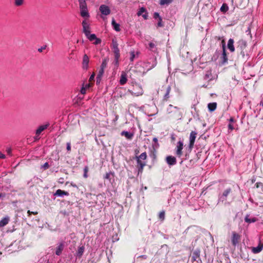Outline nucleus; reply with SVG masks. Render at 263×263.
Wrapping results in <instances>:
<instances>
[{
    "instance_id": "39",
    "label": "nucleus",
    "mask_w": 263,
    "mask_h": 263,
    "mask_svg": "<svg viewBox=\"0 0 263 263\" xmlns=\"http://www.w3.org/2000/svg\"><path fill=\"white\" fill-rule=\"evenodd\" d=\"M146 11V9L144 7L140 8L139 10L137 12L138 16H140L142 14Z\"/></svg>"
},
{
    "instance_id": "20",
    "label": "nucleus",
    "mask_w": 263,
    "mask_h": 263,
    "mask_svg": "<svg viewBox=\"0 0 263 263\" xmlns=\"http://www.w3.org/2000/svg\"><path fill=\"white\" fill-rule=\"evenodd\" d=\"M208 107L210 111H214L216 109L217 103L216 102L209 103Z\"/></svg>"
},
{
    "instance_id": "38",
    "label": "nucleus",
    "mask_w": 263,
    "mask_h": 263,
    "mask_svg": "<svg viewBox=\"0 0 263 263\" xmlns=\"http://www.w3.org/2000/svg\"><path fill=\"white\" fill-rule=\"evenodd\" d=\"M173 0H161L160 2V4L161 5H164V4H171Z\"/></svg>"
},
{
    "instance_id": "61",
    "label": "nucleus",
    "mask_w": 263,
    "mask_h": 263,
    "mask_svg": "<svg viewBox=\"0 0 263 263\" xmlns=\"http://www.w3.org/2000/svg\"><path fill=\"white\" fill-rule=\"evenodd\" d=\"M4 196L3 194L2 193H0V198Z\"/></svg>"
},
{
    "instance_id": "58",
    "label": "nucleus",
    "mask_w": 263,
    "mask_h": 263,
    "mask_svg": "<svg viewBox=\"0 0 263 263\" xmlns=\"http://www.w3.org/2000/svg\"><path fill=\"white\" fill-rule=\"evenodd\" d=\"M94 77H95V74H92L90 77V80H93L94 79Z\"/></svg>"
},
{
    "instance_id": "37",
    "label": "nucleus",
    "mask_w": 263,
    "mask_h": 263,
    "mask_svg": "<svg viewBox=\"0 0 263 263\" xmlns=\"http://www.w3.org/2000/svg\"><path fill=\"white\" fill-rule=\"evenodd\" d=\"M104 72V69L100 67V69L99 70V72L97 76H98V79L102 78Z\"/></svg>"
},
{
    "instance_id": "59",
    "label": "nucleus",
    "mask_w": 263,
    "mask_h": 263,
    "mask_svg": "<svg viewBox=\"0 0 263 263\" xmlns=\"http://www.w3.org/2000/svg\"><path fill=\"white\" fill-rule=\"evenodd\" d=\"M229 121L230 122H234V119L233 117H231L230 119H229Z\"/></svg>"
},
{
    "instance_id": "3",
    "label": "nucleus",
    "mask_w": 263,
    "mask_h": 263,
    "mask_svg": "<svg viewBox=\"0 0 263 263\" xmlns=\"http://www.w3.org/2000/svg\"><path fill=\"white\" fill-rule=\"evenodd\" d=\"M110 47L114 54V60L112 62V64L115 67H118L119 66L120 53L118 48V43L115 38L112 39Z\"/></svg>"
},
{
    "instance_id": "31",
    "label": "nucleus",
    "mask_w": 263,
    "mask_h": 263,
    "mask_svg": "<svg viewBox=\"0 0 263 263\" xmlns=\"http://www.w3.org/2000/svg\"><path fill=\"white\" fill-rule=\"evenodd\" d=\"M149 49L153 51H155L157 49L155 44L152 42L149 43Z\"/></svg>"
},
{
    "instance_id": "8",
    "label": "nucleus",
    "mask_w": 263,
    "mask_h": 263,
    "mask_svg": "<svg viewBox=\"0 0 263 263\" xmlns=\"http://www.w3.org/2000/svg\"><path fill=\"white\" fill-rule=\"evenodd\" d=\"M197 133L195 131H192L190 133V143H189V148L190 149H192L193 148L195 141L196 138Z\"/></svg>"
},
{
    "instance_id": "63",
    "label": "nucleus",
    "mask_w": 263,
    "mask_h": 263,
    "mask_svg": "<svg viewBox=\"0 0 263 263\" xmlns=\"http://www.w3.org/2000/svg\"><path fill=\"white\" fill-rule=\"evenodd\" d=\"M260 105L263 106V102H261Z\"/></svg>"
},
{
    "instance_id": "17",
    "label": "nucleus",
    "mask_w": 263,
    "mask_h": 263,
    "mask_svg": "<svg viewBox=\"0 0 263 263\" xmlns=\"http://www.w3.org/2000/svg\"><path fill=\"white\" fill-rule=\"evenodd\" d=\"M234 43V40L232 39H230L228 42V48L231 52H234L235 51Z\"/></svg>"
},
{
    "instance_id": "6",
    "label": "nucleus",
    "mask_w": 263,
    "mask_h": 263,
    "mask_svg": "<svg viewBox=\"0 0 263 263\" xmlns=\"http://www.w3.org/2000/svg\"><path fill=\"white\" fill-rule=\"evenodd\" d=\"M240 240V235L235 232H233L231 237V242L234 247H235L238 244Z\"/></svg>"
},
{
    "instance_id": "30",
    "label": "nucleus",
    "mask_w": 263,
    "mask_h": 263,
    "mask_svg": "<svg viewBox=\"0 0 263 263\" xmlns=\"http://www.w3.org/2000/svg\"><path fill=\"white\" fill-rule=\"evenodd\" d=\"M256 218L255 217H253L252 218H249L248 216H247L245 218V222L249 223L252 222H255L256 221Z\"/></svg>"
},
{
    "instance_id": "1",
    "label": "nucleus",
    "mask_w": 263,
    "mask_h": 263,
    "mask_svg": "<svg viewBox=\"0 0 263 263\" xmlns=\"http://www.w3.org/2000/svg\"><path fill=\"white\" fill-rule=\"evenodd\" d=\"M247 42L241 39L237 42V52L238 58L243 61H247L249 58V54L246 49Z\"/></svg>"
},
{
    "instance_id": "57",
    "label": "nucleus",
    "mask_w": 263,
    "mask_h": 263,
    "mask_svg": "<svg viewBox=\"0 0 263 263\" xmlns=\"http://www.w3.org/2000/svg\"><path fill=\"white\" fill-rule=\"evenodd\" d=\"M7 153L9 155H10L11 154V149L10 148H9L7 150Z\"/></svg>"
},
{
    "instance_id": "11",
    "label": "nucleus",
    "mask_w": 263,
    "mask_h": 263,
    "mask_svg": "<svg viewBox=\"0 0 263 263\" xmlns=\"http://www.w3.org/2000/svg\"><path fill=\"white\" fill-rule=\"evenodd\" d=\"M86 36L88 39V40L90 41H93L95 40V42L93 43V44L95 45H98V44H100L101 42V39L97 38L96 34H90H90H89V35L88 36Z\"/></svg>"
},
{
    "instance_id": "55",
    "label": "nucleus",
    "mask_w": 263,
    "mask_h": 263,
    "mask_svg": "<svg viewBox=\"0 0 263 263\" xmlns=\"http://www.w3.org/2000/svg\"><path fill=\"white\" fill-rule=\"evenodd\" d=\"M139 257H141L144 259H146L147 258V256L144 255L140 256Z\"/></svg>"
},
{
    "instance_id": "9",
    "label": "nucleus",
    "mask_w": 263,
    "mask_h": 263,
    "mask_svg": "<svg viewBox=\"0 0 263 263\" xmlns=\"http://www.w3.org/2000/svg\"><path fill=\"white\" fill-rule=\"evenodd\" d=\"M99 10L102 14L108 15L110 13V9L109 7L105 5H101L99 7Z\"/></svg>"
},
{
    "instance_id": "4",
    "label": "nucleus",
    "mask_w": 263,
    "mask_h": 263,
    "mask_svg": "<svg viewBox=\"0 0 263 263\" xmlns=\"http://www.w3.org/2000/svg\"><path fill=\"white\" fill-rule=\"evenodd\" d=\"M86 1V0H78V2L79 3L81 16L84 18H87L89 17L90 15L88 13Z\"/></svg>"
},
{
    "instance_id": "60",
    "label": "nucleus",
    "mask_w": 263,
    "mask_h": 263,
    "mask_svg": "<svg viewBox=\"0 0 263 263\" xmlns=\"http://www.w3.org/2000/svg\"><path fill=\"white\" fill-rule=\"evenodd\" d=\"M135 152L136 154H138L139 153V151L138 149H137L135 151Z\"/></svg>"
},
{
    "instance_id": "35",
    "label": "nucleus",
    "mask_w": 263,
    "mask_h": 263,
    "mask_svg": "<svg viewBox=\"0 0 263 263\" xmlns=\"http://www.w3.org/2000/svg\"><path fill=\"white\" fill-rule=\"evenodd\" d=\"M141 160H145L147 158V154L146 152L142 153L140 155L138 156Z\"/></svg>"
},
{
    "instance_id": "25",
    "label": "nucleus",
    "mask_w": 263,
    "mask_h": 263,
    "mask_svg": "<svg viewBox=\"0 0 263 263\" xmlns=\"http://www.w3.org/2000/svg\"><path fill=\"white\" fill-rule=\"evenodd\" d=\"M64 249V245L63 243H60L57 248L55 254L57 255H60Z\"/></svg>"
},
{
    "instance_id": "52",
    "label": "nucleus",
    "mask_w": 263,
    "mask_h": 263,
    "mask_svg": "<svg viewBox=\"0 0 263 263\" xmlns=\"http://www.w3.org/2000/svg\"><path fill=\"white\" fill-rule=\"evenodd\" d=\"M142 16H143V17L145 20H146V19H147L148 14H147V13H145V14H144L142 15Z\"/></svg>"
},
{
    "instance_id": "32",
    "label": "nucleus",
    "mask_w": 263,
    "mask_h": 263,
    "mask_svg": "<svg viewBox=\"0 0 263 263\" xmlns=\"http://www.w3.org/2000/svg\"><path fill=\"white\" fill-rule=\"evenodd\" d=\"M159 218L161 220L163 221L165 219V212L162 211L159 214Z\"/></svg>"
},
{
    "instance_id": "44",
    "label": "nucleus",
    "mask_w": 263,
    "mask_h": 263,
    "mask_svg": "<svg viewBox=\"0 0 263 263\" xmlns=\"http://www.w3.org/2000/svg\"><path fill=\"white\" fill-rule=\"evenodd\" d=\"M157 25H158V27H163V25L162 24V20L161 17L159 18Z\"/></svg>"
},
{
    "instance_id": "19",
    "label": "nucleus",
    "mask_w": 263,
    "mask_h": 263,
    "mask_svg": "<svg viewBox=\"0 0 263 263\" xmlns=\"http://www.w3.org/2000/svg\"><path fill=\"white\" fill-rule=\"evenodd\" d=\"M48 126L49 124H47L39 126L36 130V135L39 136L43 130L46 129Z\"/></svg>"
},
{
    "instance_id": "53",
    "label": "nucleus",
    "mask_w": 263,
    "mask_h": 263,
    "mask_svg": "<svg viewBox=\"0 0 263 263\" xmlns=\"http://www.w3.org/2000/svg\"><path fill=\"white\" fill-rule=\"evenodd\" d=\"M5 158V156L4 154H2L1 152H0V158Z\"/></svg>"
},
{
    "instance_id": "18",
    "label": "nucleus",
    "mask_w": 263,
    "mask_h": 263,
    "mask_svg": "<svg viewBox=\"0 0 263 263\" xmlns=\"http://www.w3.org/2000/svg\"><path fill=\"white\" fill-rule=\"evenodd\" d=\"M54 195L58 196H62L63 195L68 196L69 193L66 191H63L60 189H58V190H57L55 193L54 194Z\"/></svg>"
},
{
    "instance_id": "48",
    "label": "nucleus",
    "mask_w": 263,
    "mask_h": 263,
    "mask_svg": "<svg viewBox=\"0 0 263 263\" xmlns=\"http://www.w3.org/2000/svg\"><path fill=\"white\" fill-rule=\"evenodd\" d=\"M66 149H67V150L68 151H71V145H70V143H67Z\"/></svg>"
},
{
    "instance_id": "34",
    "label": "nucleus",
    "mask_w": 263,
    "mask_h": 263,
    "mask_svg": "<svg viewBox=\"0 0 263 263\" xmlns=\"http://www.w3.org/2000/svg\"><path fill=\"white\" fill-rule=\"evenodd\" d=\"M231 189L230 188L226 190L222 193V196L226 198L227 196L231 193Z\"/></svg>"
},
{
    "instance_id": "41",
    "label": "nucleus",
    "mask_w": 263,
    "mask_h": 263,
    "mask_svg": "<svg viewBox=\"0 0 263 263\" xmlns=\"http://www.w3.org/2000/svg\"><path fill=\"white\" fill-rule=\"evenodd\" d=\"M110 175H113L114 173H112L111 172H109V173H106V174L104 177V179H106L110 180Z\"/></svg>"
},
{
    "instance_id": "33",
    "label": "nucleus",
    "mask_w": 263,
    "mask_h": 263,
    "mask_svg": "<svg viewBox=\"0 0 263 263\" xmlns=\"http://www.w3.org/2000/svg\"><path fill=\"white\" fill-rule=\"evenodd\" d=\"M228 10V7L226 4H223L220 8L221 12H226Z\"/></svg>"
},
{
    "instance_id": "54",
    "label": "nucleus",
    "mask_w": 263,
    "mask_h": 263,
    "mask_svg": "<svg viewBox=\"0 0 263 263\" xmlns=\"http://www.w3.org/2000/svg\"><path fill=\"white\" fill-rule=\"evenodd\" d=\"M101 78H100V79H98V76H97V81H96V83L98 84V83H99L101 80Z\"/></svg>"
},
{
    "instance_id": "24",
    "label": "nucleus",
    "mask_w": 263,
    "mask_h": 263,
    "mask_svg": "<svg viewBox=\"0 0 263 263\" xmlns=\"http://www.w3.org/2000/svg\"><path fill=\"white\" fill-rule=\"evenodd\" d=\"M262 246L259 245L257 247H253L252 251L254 253L256 254L259 253L262 250Z\"/></svg>"
},
{
    "instance_id": "16",
    "label": "nucleus",
    "mask_w": 263,
    "mask_h": 263,
    "mask_svg": "<svg viewBox=\"0 0 263 263\" xmlns=\"http://www.w3.org/2000/svg\"><path fill=\"white\" fill-rule=\"evenodd\" d=\"M127 74L124 71H122L120 77V84L122 85H124L127 82Z\"/></svg>"
},
{
    "instance_id": "21",
    "label": "nucleus",
    "mask_w": 263,
    "mask_h": 263,
    "mask_svg": "<svg viewBox=\"0 0 263 263\" xmlns=\"http://www.w3.org/2000/svg\"><path fill=\"white\" fill-rule=\"evenodd\" d=\"M121 135L122 136H124L127 139H129V140H131L134 136L133 134L129 133L126 131L122 132V133H121Z\"/></svg>"
},
{
    "instance_id": "56",
    "label": "nucleus",
    "mask_w": 263,
    "mask_h": 263,
    "mask_svg": "<svg viewBox=\"0 0 263 263\" xmlns=\"http://www.w3.org/2000/svg\"><path fill=\"white\" fill-rule=\"evenodd\" d=\"M153 141L154 142H155V143H157V142H158V139H157V138H156V137H155V138H153Z\"/></svg>"
},
{
    "instance_id": "29",
    "label": "nucleus",
    "mask_w": 263,
    "mask_h": 263,
    "mask_svg": "<svg viewBox=\"0 0 263 263\" xmlns=\"http://www.w3.org/2000/svg\"><path fill=\"white\" fill-rule=\"evenodd\" d=\"M108 61H109V58L108 57L104 58L103 60L102 63L101 65V67L102 68H104V69L106 68Z\"/></svg>"
},
{
    "instance_id": "5",
    "label": "nucleus",
    "mask_w": 263,
    "mask_h": 263,
    "mask_svg": "<svg viewBox=\"0 0 263 263\" xmlns=\"http://www.w3.org/2000/svg\"><path fill=\"white\" fill-rule=\"evenodd\" d=\"M128 91L132 95L139 96L143 94L142 88L138 84H136L133 87V90H128Z\"/></svg>"
},
{
    "instance_id": "51",
    "label": "nucleus",
    "mask_w": 263,
    "mask_h": 263,
    "mask_svg": "<svg viewBox=\"0 0 263 263\" xmlns=\"http://www.w3.org/2000/svg\"><path fill=\"white\" fill-rule=\"evenodd\" d=\"M43 167L45 168V169H47L49 167V164L47 162H46L44 165Z\"/></svg>"
},
{
    "instance_id": "10",
    "label": "nucleus",
    "mask_w": 263,
    "mask_h": 263,
    "mask_svg": "<svg viewBox=\"0 0 263 263\" xmlns=\"http://www.w3.org/2000/svg\"><path fill=\"white\" fill-rule=\"evenodd\" d=\"M137 163V168L138 169V173H142L144 168V167L146 165V162H142L141 159L139 158L138 156H136Z\"/></svg>"
},
{
    "instance_id": "46",
    "label": "nucleus",
    "mask_w": 263,
    "mask_h": 263,
    "mask_svg": "<svg viewBox=\"0 0 263 263\" xmlns=\"http://www.w3.org/2000/svg\"><path fill=\"white\" fill-rule=\"evenodd\" d=\"M154 18H158L159 20V18L161 17L159 15V14L158 12H155L154 14Z\"/></svg>"
},
{
    "instance_id": "14",
    "label": "nucleus",
    "mask_w": 263,
    "mask_h": 263,
    "mask_svg": "<svg viewBox=\"0 0 263 263\" xmlns=\"http://www.w3.org/2000/svg\"><path fill=\"white\" fill-rule=\"evenodd\" d=\"M166 162L169 165H174L176 164L177 160L175 157L168 156L166 157Z\"/></svg>"
},
{
    "instance_id": "64",
    "label": "nucleus",
    "mask_w": 263,
    "mask_h": 263,
    "mask_svg": "<svg viewBox=\"0 0 263 263\" xmlns=\"http://www.w3.org/2000/svg\"><path fill=\"white\" fill-rule=\"evenodd\" d=\"M220 39H221V37H218V40H220Z\"/></svg>"
},
{
    "instance_id": "23",
    "label": "nucleus",
    "mask_w": 263,
    "mask_h": 263,
    "mask_svg": "<svg viewBox=\"0 0 263 263\" xmlns=\"http://www.w3.org/2000/svg\"><path fill=\"white\" fill-rule=\"evenodd\" d=\"M111 25H112L114 29L116 31H120V25L116 22V21H115L114 18H112V20Z\"/></svg>"
},
{
    "instance_id": "2",
    "label": "nucleus",
    "mask_w": 263,
    "mask_h": 263,
    "mask_svg": "<svg viewBox=\"0 0 263 263\" xmlns=\"http://www.w3.org/2000/svg\"><path fill=\"white\" fill-rule=\"evenodd\" d=\"M166 113L169 118L178 120L182 117L180 109L177 107L170 104L167 108Z\"/></svg>"
},
{
    "instance_id": "13",
    "label": "nucleus",
    "mask_w": 263,
    "mask_h": 263,
    "mask_svg": "<svg viewBox=\"0 0 263 263\" xmlns=\"http://www.w3.org/2000/svg\"><path fill=\"white\" fill-rule=\"evenodd\" d=\"M183 147V142L181 141H179L177 143V151L176 152L177 156L179 157H180L182 155Z\"/></svg>"
},
{
    "instance_id": "40",
    "label": "nucleus",
    "mask_w": 263,
    "mask_h": 263,
    "mask_svg": "<svg viewBox=\"0 0 263 263\" xmlns=\"http://www.w3.org/2000/svg\"><path fill=\"white\" fill-rule=\"evenodd\" d=\"M129 53L130 55V61H133L135 58V52L134 50H133V51H131L129 52Z\"/></svg>"
},
{
    "instance_id": "22",
    "label": "nucleus",
    "mask_w": 263,
    "mask_h": 263,
    "mask_svg": "<svg viewBox=\"0 0 263 263\" xmlns=\"http://www.w3.org/2000/svg\"><path fill=\"white\" fill-rule=\"evenodd\" d=\"M9 221V218L8 217L3 218L0 221V227H3L7 225Z\"/></svg>"
},
{
    "instance_id": "7",
    "label": "nucleus",
    "mask_w": 263,
    "mask_h": 263,
    "mask_svg": "<svg viewBox=\"0 0 263 263\" xmlns=\"http://www.w3.org/2000/svg\"><path fill=\"white\" fill-rule=\"evenodd\" d=\"M83 27V31L86 36H88L90 33V27L89 24L86 20L83 21L82 23Z\"/></svg>"
},
{
    "instance_id": "45",
    "label": "nucleus",
    "mask_w": 263,
    "mask_h": 263,
    "mask_svg": "<svg viewBox=\"0 0 263 263\" xmlns=\"http://www.w3.org/2000/svg\"><path fill=\"white\" fill-rule=\"evenodd\" d=\"M255 185L256 188H259L262 187L263 186V184L261 182H257Z\"/></svg>"
},
{
    "instance_id": "15",
    "label": "nucleus",
    "mask_w": 263,
    "mask_h": 263,
    "mask_svg": "<svg viewBox=\"0 0 263 263\" xmlns=\"http://www.w3.org/2000/svg\"><path fill=\"white\" fill-rule=\"evenodd\" d=\"M171 90V87L170 86H168L167 87H166L165 88V93H164V95L163 96V102L167 101L168 100V99L170 98V93Z\"/></svg>"
},
{
    "instance_id": "50",
    "label": "nucleus",
    "mask_w": 263,
    "mask_h": 263,
    "mask_svg": "<svg viewBox=\"0 0 263 263\" xmlns=\"http://www.w3.org/2000/svg\"><path fill=\"white\" fill-rule=\"evenodd\" d=\"M81 93L83 95L85 94L86 93V88L84 87L82 88V89L81 90Z\"/></svg>"
},
{
    "instance_id": "27",
    "label": "nucleus",
    "mask_w": 263,
    "mask_h": 263,
    "mask_svg": "<svg viewBox=\"0 0 263 263\" xmlns=\"http://www.w3.org/2000/svg\"><path fill=\"white\" fill-rule=\"evenodd\" d=\"M200 257V251L199 250H195L193 252L192 258L195 261L197 258Z\"/></svg>"
},
{
    "instance_id": "43",
    "label": "nucleus",
    "mask_w": 263,
    "mask_h": 263,
    "mask_svg": "<svg viewBox=\"0 0 263 263\" xmlns=\"http://www.w3.org/2000/svg\"><path fill=\"white\" fill-rule=\"evenodd\" d=\"M27 213H28V216L29 217H30L31 214L37 215L38 214V212H31L30 210H28L27 211Z\"/></svg>"
},
{
    "instance_id": "36",
    "label": "nucleus",
    "mask_w": 263,
    "mask_h": 263,
    "mask_svg": "<svg viewBox=\"0 0 263 263\" xmlns=\"http://www.w3.org/2000/svg\"><path fill=\"white\" fill-rule=\"evenodd\" d=\"M24 3V0H15L14 4L16 6H20Z\"/></svg>"
},
{
    "instance_id": "62",
    "label": "nucleus",
    "mask_w": 263,
    "mask_h": 263,
    "mask_svg": "<svg viewBox=\"0 0 263 263\" xmlns=\"http://www.w3.org/2000/svg\"><path fill=\"white\" fill-rule=\"evenodd\" d=\"M39 52H42V49H39Z\"/></svg>"
},
{
    "instance_id": "49",
    "label": "nucleus",
    "mask_w": 263,
    "mask_h": 263,
    "mask_svg": "<svg viewBox=\"0 0 263 263\" xmlns=\"http://www.w3.org/2000/svg\"><path fill=\"white\" fill-rule=\"evenodd\" d=\"M228 128H229V129H230L231 130H232L234 129L233 125L232 124H231V123H230L228 125Z\"/></svg>"
},
{
    "instance_id": "12",
    "label": "nucleus",
    "mask_w": 263,
    "mask_h": 263,
    "mask_svg": "<svg viewBox=\"0 0 263 263\" xmlns=\"http://www.w3.org/2000/svg\"><path fill=\"white\" fill-rule=\"evenodd\" d=\"M89 59L87 54H85L83 57L82 68L84 69L87 70L89 67Z\"/></svg>"
},
{
    "instance_id": "26",
    "label": "nucleus",
    "mask_w": 263,
    "mask_h": 263,
    "mask_svg": "<svg viewBox=\"0 0 263 263\" xmlns=\"http://www.w3.org/2000/svg\"><path fill=\"white\" fill-rule=\"evenodd\" d=\"M85 250V247L84 246H81L79 247L78 251L77 252V256L80 258L83 255Z\"/></svg>"
},
{
    "instance_id": "28",
    "label": "nucleus",
    "mask_w": 263,
    "mask_h": 263,
    "mask_svg": "<svg viewBox=\"0 0 263 263\" xmlns=\"http://www.w3.org/2000/svg\"><path fill=\"white\" fill-rule=\"evenodd\" d=\"M221 59H222V63L223 64L228 62V58H227V53H226V50H222Z\"/></svg>"
},
{
    "instance_id": "47",
    "label": "nucleus",
    "mask_w": 263,
    "mask_h": 263,
    "mask_svg": "<svg viewBox=\"0 0 263 263\" xmlns=\"http://www.w3.org/2000/svg\"><path fill=\"white\" fill-rule=\"evenodd\" d=\"M221 44H222V50H226V45H225V41L224 40H222V41H221Z\"/></svg>"
},
{
    "instance_id": "42",
    "label": "nucleus",
    "mask_w": 263,
    "mask_h": 263,
    "mask_svg": "<svg viewBox=\"0 0 263 263\" xmlns=\"http://www.w3.org/2000/svg\"><path fill=\"white\" fill-rule=\"evenodd\" d=\"M84 171V177L85 178H87V172L88 171V168L87 166L85 167Z\"/></svg>"
}]
</instances>
